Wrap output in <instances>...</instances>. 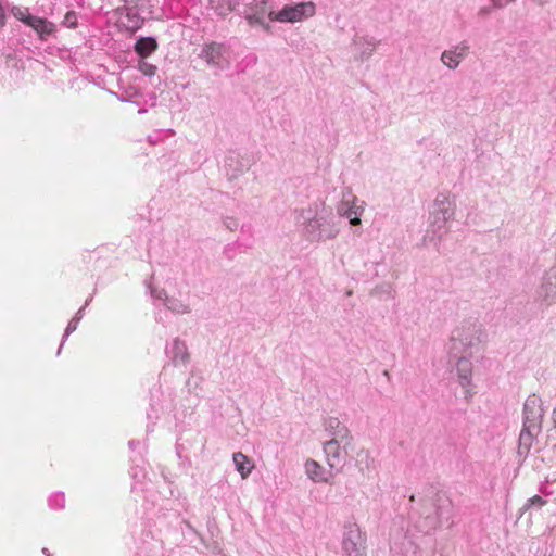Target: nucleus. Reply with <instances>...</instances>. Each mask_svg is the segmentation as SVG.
I'll use <instances>...</instances> for the list:
<instances>
[{
	"label": "nucleus",
	"instance_id": "obj_27",
	"mask_svg": "<svg viewBox=\"0 0 556 556\" xmlns=\"http://www.w3.org/2000/svg\"><path fill=\"white\" fill-rule=\"evenodd\" d=\"M80 320V316L78 317H74L67 325L66 329H65V333H64V337H63V341L72 333L74 332L76 329H77V326H78V323Z\"/></svg>",
	"mask_w": 556,
	"mask_h": 556
},
{
	"label": "nucleus",
	"instance_id": "obj_34",
	"mask_svg": "<svg viewBox=\"0 0 556 556\" xmlns=\"http://www.w3.org/2000/svg\"><path fill=\"white\" fill-rule=\"evenodd\" d=\"M83 314H84V307H81V308L76 313V316H75V317L80 316V318H81V317H83Z\"/></svg>",
	"mask_w": 556,
	"mask_h": 556
},
{
	"label": "nucleus",
	"instance_id": "obj_31",
	"mask_svg": "<svg viewBox=\"0 0 556 556\" xmlns=\"http://www.w3.org/2000/svg\"><path fill=\"white\" fill-rule=\"evenodd\" d=\"M247 20H248L250 25L263 24L262 20L258 16H256V15H248Z\"/></svg>",
	"mask_w": 556,
	"mask_h": 556
},
{
	"label": "nucleus",
	"instance_id": "obj_7",
	"mask_svg": "<svg viewBox=\"0 0 556 556\" xmlns=\"http://www.w3.org/2000/svg\"><path fill=\"white\" fill-rule=\"evenodd\" d=\"M342 549L345 556H363L365 551V539L357 523L350 522L345 525L342 539Z\"/></svg>",
	"mask_w": 556,
	"mask_h": 556
},
{
	"label": "nucleus",
	"instance_id": "obj_28",
	"mask_svg": "<svg viewBox=\"0 0 556 556\" xmlns=\"http://www.w3.org/2000/svg\"><path fill=\"white\" fill-rule=\"evenodd\" d=\"M140 71L147 76H153L155 74L156 67L147 62H141L139 65Z\"/></svg>",
	"mask_w": 556,
	"mask_h": 556
},
{
	"label": "nucleus",
	"instance_id": "obj_8",
	"mask_svg": "<svg viewBox=\"0 0 556 556\" xmlns=\"http://www.w3.org/2000/svg\"><path fill=\"white\" fill-rule=\"evenodd\" d=\"M350 441H341V439H329L323 444L326 463L330 469H339L345 463L346 445Z\"/></svg>",
	"mask_w": 556,
	"mask_h": 556
},
{
	"label": "nucleus",
	"instance_id": "obj_24",
	"mask_svg": "<svg viewBox=\"0 0 556 556\" xmlns=\"http://www.w3.org/2000/svg\"><path fill=\"white\" fill-rule=\"evenodd\" d=\"M545 500L541 497L540 495H534L531 498L527 501V503L523 505L522 510L530 509L531 507L541 508L545 505Z\"/></svg>",
	"mask_w": 556,
	"mask_h": 556
},
{
	"label": "nucleus",
	"instance_id": "obj_18",
	"mask_svg": "<svg viewBox=\"0 0 556 556\" xmlns=\"http://www.w3.org/2000/svg\"><path fill=\"white\" fill-rule=\"evenodd\" d=\"M354 47L357 52V56L361 60L368 59L376 49V42L374 38L369 37H356L354 39Z\"/></svg>",
	"mask_w": 556,
	"mask_h": 556
},
{
	"label": "nucleus",
	"instance_id": "obj_37",
	"mask_svg": "<svg viewBox=\"0 0 556 556\" xmlns=\"http://www.w3.org/2000/svg\"><path fill=\"white\" fill-rule=\"evenodd\" d=\"M61 345H63V343H62ZM61 348H62V346H60V348H59V350H58V354H60V353H61Z\"/></svg>",
	"mask_w": 556,
	"mask_h": 556
},
{
	"label": "nucleus",
	"instance_id": "obj_33",
	"mask_svg": "<svg viewBox=\"0 0 556 556\" xmlns=\"http://www.w3.org/2000/svg\"><path fill=\"white\" fill-rule=\"evenodd\" d=\"M5 24V13H4V10L2 8V5L0 4V28H2Z\"/></svg>",
	"mask_w": 556,
	"mask_h": 556
},
{
	"label": "nucleus",
	"instance_id": "obj_10",
	"mask_svg": "<svg viewBox=\"0 0 556 556\" xmlns=\"http://www.w3.org/2000/svg\"><path fill=\"white\" fill-rule=\"evenodd\" d=\"M166 355L175 367H186L189 364L190 354L185 341L174 339L166 346Z\"/></svg>",
	"mask_w": 556,
	"mask_h": 556
},
{
	"label": "nucleus",
	"instance_id": "obj_14",
	"mask_svg": "<svg viewBox=\"0 0 556 556\" xmlns=\"http://www.w3.org/2000/svg\"><path fill=\"white\" fill-rule=\"evenodd\" d=\"M539 296L545 302L556 300V266L552 267L544 276Z\"/></svg>",
	"mask_w": 556,
	"mask_h": 556
},
{
	"label": "nucleus",
	"instance_id": "obj_23",
	"mask_svg": "<svg viewBox=\"0 0 556 556\" xmlns=\"http://www.w3.org/2000/svg\"><path fill=\"white\" fill-rule=\"evenodd\" d=\"M237 3H238L237 0H225V1H222L216 7L215 10H216L217 14L225 16L236 9Z\"/></svg>",
	"mask_w": 556,
	"mask_h": 556
},
{
	"label": "nucleus",
	"instance_id": "obj_32",
	"mask_svg": "<svg viewBox=\"0 0 556 556\" xmlns=\"http://www.w3.org/2000/svg\"><path fill=\"white\" fill-rule=\"evenodd\" d=\"M490 13H491V8L483 7L479 10L478 15L484 17V16L489 15Z\"/></svg>",
	"mask_w": 556,
	"mask_h": 556
},
{
	"label": "nucleus",
	"instance_id": "obj_20",
	"mask_svg": "<svg viewBox=\"0 0 556 556\" xmlns=\"http://www.w3.org/2000/svg\"><path fill=\"white\" fill-rule=\"evenodd\" d=\"M166 307L175 314L184 315L190 313V305L181 300L170 298Z\"/></svg>",
	"mask_w": 556,
	"mask_h": 556
},
{
	"label": "nucleus",
	"instance_id": "obj_26",
	"mask_svg": "<svg viewBox=\"0 0 556 556\" xmlns=\"http://www.w3.org/2000/svg\"><path fill=\"white\" fill-rule=\"evenodd\" d=\"M63 24L68 28H74L77 25V15L74 11H70L65 14Z\"/></svg>",
	"mask_w": 556,
	"mask_h": 556
},
{
	"label": "nucleus",
	"instance_id": "obj_3",
	"mask_svg": "<svg viewBox=\"0 0 556 556\" xmlns=\"http://www.w3.org/2000/svg\"><path fill=\"white\" fill-rule=\"evenodd\" d=\"M484 337L479 323L469 320L462 323L452 331L447 346L448 356L472 355L479 351Z\"/></svg>",
	"mask_w": 556,
	"mask_h": 556
},
{
	"label": "nucleus",
	"instance_id": "obj_6",
	"mask_svg": "<svg viewBox=\"0 0 556 556\" xmlns=\"http://www.w3.org/2000/svg\"><path fill=\"white\" fill-rule=\"evenodd\" d=\"M315 4L313 2H299L292 5H285L280 11L269 13L271 21L280 23H296L304 18L315 15Z\"/></svg>",
	"mask_w": 556,
	"mask_h": 556
},
{
	"label": "nucleus",
	"instance_id": "obj_19",
	"mask_svg": "<svg viewBox=\"0 0 556 556\" xmlns=\"http://www.w3.org/2000/svg\"><path fill=\"white\" fill-rule=\"evenodd\" d=\"M157 48L155 39L151 37L140 38L135 45V51L141 56L146 58L150 55Z\"/></svg>",
	"mask_w": 556,
	"mask_h": 556
},
{
	"label": "nucleus",
	"instance_id": "obj_12",
	"mask_svg": "<svg viewBox=\"0 0 556 556\" xmlns=\"http://www.w3.org/2000/svg\"><path fill=\"white\" fill-rule=\"evenodd\" d=\"M472 355L459 354V356H450L451 362H455L459 383L467 387L471 380L472 364L470 357Z\"/></svg>",
	"mask_w": 556,
	"mask_h": 556
},
{
	"label": "nucleus",
	"instance_id": "obj_29",
	"mask_svg": "<svg viewBox=\"0 0 556 556\" xmlns=\"http://www.w3.org/2000/svg\"><path fill=\"white\" fill-rule=\"evenodd\" d=\"M225 226L231 230V231H235L238 227V223L236 219L233 218H227L225 222H224Z\"/></svg>",
	"mask_w": 556,
	"mask_h": 556
},
{
	"label": "nucleus",
	"instance_id": "obj_4",
	"mask_svg": "<svg viewBox=\"0 0 556 556\" xmlns=\"http://www.w3.org/2000/svg\"><path fill=\"white\" fill-rule=\"evenodd\" d=\"M542 400L535 394L529 395L523 404V426L519 435L520 444L529 448L533 438L541 431L544 417Z\"/></svg>",
	"mask_w": 556,
	"mask_h": 556
},
{
	"label": "nucleus",
	"instance_id": "obj_13",
	"mask_svg": "<svg viewBox=\"0 0 556 556\" xmlns=\"http://www.w3.org/2000/svg\"><path fill=\"white\" fill-rule=\"evenodd\" d=\"M304 470L309 480L314 483H330L332 475L315 459H307L304 463Z\"/></svg>",
	"mask_w": 556,
	"mask_h": 556
},
{
	"label": "nucleus",
	"instance_id": "obj_11",
	"mask_svg": "<svg viewBox=\"0 0 556 556\" xmlns=\"http://www.w3.org/2000/svg\"><path fill=\"white\" fill-rule=\"evenodd\" d=\"M468 52L469 45L466 41H462L453 46L451 49L443 51L441 54V61L450 70H455L468 55Z\"/></svg>",
	"mask_w": 556,
	"mask_h": 556
},
{
	"label": "nucleus",
	"instance_id": "obj_5",
	"mask_svg": "<svg viewBox=\"0 0 556 556\" xmlns=\"http://www.w3.org/2000/svg\"><path fill=\"white\" fill-rule=\"evenodd\" d=\"M337 214L340 217L348 218L352 226L362 224L361 216L365 212V202L354 194L351 187H345L341 191V199L336 206Z\"/></svg>",
	"mask_w": 556,
	"mask_h": 556
},
{
	"label": "nucleus",
	"instance_id": "obj_17",
	"mask_svg": "<svg viewBox=\"0 0 556 556\" xmlns=\"http://www.w3.org/2000/svg\"><path fill=\"white\" fill-rule=\"evenodd\" d=\"M28 26L31 27L42 40H46L47 37L55 30V25L53 23L38 16L30 18Z\"/></svg>",
	"mask_w": 556,
	"mask_h": 556
},
{
	"label": "nucleus",
	"instance_id": "obj_1",
	"mask_svg": "<svg viewBox=\"0 0 556 556\" xmlns=\"http://www.w3.org/2000/svg\"><path fill=\"white\" fill-rule=\"evenodd\" d=\"M456 199L451 193H439L429 211L426 239L430 242L441 241L450 230V223L456 216Z\"/></svg>",
	"mask_w": 556,
	"mask_h": 556
},
{
	"label": "nucleus",
	"instance_id": "obj_9",
	"mask_svg": "<svg viewBox=\"0 0 556 556\" xmlns=\"http://www.w3.org/2000/svg\"><path fill=\"white\" fill-rule=\"evenodd\" d=\"M200 56L208 66L223 70L226 67L225 47L222 43L210 42L203 46Z\"/></svg>",
	"mask_w": 556,
	"mask_h": 556
},
{
	"label": "nucleus",
	"instance_id": "obj_15",
	"mask_svg": "<svg viewBox=\"0 0 556 556\" xmlns=\"http://www.w3.org/2000/svg\"><path fill=\"white\" fill-rule=\"evenodd\" d=\"M325 431L330 439H341V441H350L349 429L338 419L331 417L325 421Z\"/></svg>",
	"mask_w": 556,
	"mask_h": 556
},
{
	"label": "nucleus",
	"instance_id": "obj_2",
	"mask_svg": "<svg viewBox=\"0 0 556 556\" xmlns=\"http://www.w3.org/2000/svg\"><path fill=\"white\" fill-rule=\"evenodd\" d=\"M299 222L303 227L306 239L311 242H325L333 240L340 232V227L331 212L324 214L303 208L299 213Z\"/></svg>",
	"mask_w": 556,
	"mask_h": 556
},
{
	"label": "nucleus",
	"instance_id": "obj_21",
	"mask_svg": "<svg viewBox=\"0 0 556 556\" xmlns=\"http://www.w3.org/2000/svg\"><path fill=\"white\" fill-rule=\"evenodd\" d=\"M374 465V459L371 458L368 451H361L357 454V466L359 467L361 471L370 470V468Z\"/></svg>",
	"mask_w": 556,
	"mask_h": 556
},
{
	"label": "nucleus",
	"instance_id": "obj_35",
	"mask_svg": "<svg viewBox=\"0 0 556 556\" xmlns=\"http://www.w3.org/2000/svg\"><path fill=\"white\" fill-rule=\"evenodd\" d=\"M553 419H554V422H555V425H556V408H555V409H554V412H553Z\"/></svg>",
	"mask_w": 556,
	"mask_h": 556
},
{
	"label": "nucleus",
	"instance_id": "obj_16",
	"mask_svg": "<svg viewBox=\"0 0 556 556\" xmlns=\"http://www.w3.org/2000/svg\"><path fill=\"white\" fill-rule=\"evenodd\" d=\"M232 460L236 470L238 471L242 479H247L254 469L253 460L241 452L233 453Z\"/></svg>",
	"mask_w": 556,
	"mask_h": 556
},
{
	"label": "nucleus",
	"instance_id": "obj_25",
	"mask_svg": "<svg viewBox=\"0 0 556 556\" xmlns=\"http://www.w3.org/2000/svg\"><path fill=\"white\" fill-rule=\"evenodd\" d=\"M150 294L152 298L156 300L163 301L165 304L168 302L170 298L167 296V293L164 289H157L154 287L149 286Z\"/></svg>",
	"mask_w": 556,
	"mask_h": 556
},
{
	"label": "nucleus",
	"instance_id": "obj_36",
	"mask_svg": "<svg viewBox=\"0 0 556 556\" xmlns=\"http://www.w3.org/2000/svg\"><path fill=\"white\" fill-rule=\"evenodd\" d=\"M42 552L49 556L47 548H43Z\"/></svg>",
	"mask_w": 556,
	"mask_h": 556
},
{
	"label": "nucleus",
	"instance_id": "obj_22",
	"mask_svg": "<svg viewBox=\"0 0 556 556\" xmlns=\"http://www.w3.org/2000/svg\"><path fill=\"white\" fill-rule=\"evenodd\" d=\"M11 12H12V14H13V16L15 18L20 20L21 22H23L27 26L29 25L30 18H34V15H31L28 12V9H26V8L13 7Z\"/></svg>",
	"mask_w": 556,
	"mask_h": 556
},
{
	"label": "nucleus",
	"instance_id": "obj_30",
	"mask_svg": "<svg viewBox=\"0 0 556 556\" xmlns=\"http://www.w3.org/2000/svg\"><path fill=\"white\" fill-rule=\"evenodd\" d=\"M515 0H491L492 4L494 8H503L511 2H514Z\"/></svg>",
	"mask_w": 556,
	"mask_h": 556
}]
</instances>
